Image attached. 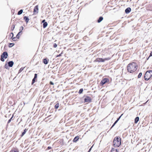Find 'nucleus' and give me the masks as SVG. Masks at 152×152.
<instances>
[{
  "label": "nucleus",
  "mask_w": 152,
  "mask_h": 152,
  "mask_svg": "<svg viewBox=\"0 0 152 152\" xmlns=\"http://www.w3.org/2000/svg\"><path fill=\"white\" fill-rule=\"evenodd\" d=\"M137 66L135 62L129 64L127 67V71L131 73L134 72L137 69Z\"/></svg>",
  "instance_id": "nucleus-1"
},
{
  "label": "nucleus",
  "mask_w": 152,
  "mask_h": 152,
  "mask_svg": "<svg viewBox=\"0 0 152 152\" xmlns=\"http://www.w3.org/2000/svg\"><path fill=\"white\" fill-rule=\"evenodd\" d=\"M121 138H119L118 137H115L114 140L113 142V145L114 147H119L121 144Z\"/></svg>",
  "instance_id": "nucleus-2"
},
{
  "label": "nucleus",
  "mask_w": 152,
  "mask_h": 152,
  "mask_svg": "<svg viewBox=\"0 0 152 152\" xmlns=\"http://www.w3.org/2000/svg\"><path fill=\"white\" fill-rule=\"evenodd\" d=\"M152 76V70L147 71L145 73L144 79L145 80H148Z\"/></svg>",
  "instance_id": "nucleus-3"
},
{
  "label": "nucleus",
  "mask_w": 152,
  "mask_h": 152,
  "mask_svg": "<svg viewBox=\"0 0 152 152\" xmlns=\"http://www.w3.org/2000/svg\"><path fill=\"white\" fill-rule=\"evenodd\" d=\"M8 53L7 52H4L1 56V60L4 62V58H7L8 57Z\"/></svg>",
  "instance_id": "nucleus-4"
},
{
  "label": "nucleus",
  "mask_w": 152,
  "mask_h": 152,
  "mask_svg": "<svg viewBox=\"0 0 152 152\" xmlns=\"http://www.w3.org/2000/svg\"><path fill=\"white\" fill-rule=\"evenodd\" d=\"M84 102L90 103L91 101V97L86 96L84 99Z\"/></svg>",
  "instance_id": "nucleus-5"
},
{
  "label": "nucleus",
  "mask_w": 152,
  "mask_h": 152,
  "mask_svg": "<svg viewBox=\"0 0 152 152\" xmlns=\"http://www.w3.org/2000/svg\"><path fill=\"white\" fill-rule=\"evenodd\" d=\"M109 80L107 78H105L103 79L101 81L100 84L102 86H103L106 83L109 82Z\"/></svg>",
  "instance_id": "nucleus-6"
},
{
  "label": "nucleus",
  "mask_w": 152,
  "mask_h": 152,
  "mask_svg": "<svg viewBox=\"0 0 152 152\" xmlns=\"http://www.w3.org/2000/svg\"><path fill=\"white\" fill-rule=\"evenodd\" d=\"M37 74H34V76L33 79H32L31 84L33 85L35 82V80L37 77Z\"/></svg>",
  "instance_id": "nucleus-7"
},
{
  "label": "nucleus",
  "mask_w": 152,
  "mask_h": 152,
  "mask_svg": "<svg viewBox=\"0 0 152 152\" xmlns=\"http://www.w3.org/2000/svg\"><path fill=\"white\" fill-rule=\"evenodd\" d=\"M8 66L10 67H12L13 65L14 62L12 61H10L8 62Z\"/></svg>",
  "instance_id": "nucleus-8"
},
{
  "label": "nucleus",
  "mask_w": 152,
  "mask_h": 152,
  "mask_svg": "<svg viewBox=\"0 0 152 152\" xmlns=\"http://www.w3.org/2000/svg\"><path fill=\"white\" fill-rule=\"evenodd\" d=\"M95 61H96L98 62H104V59L102 58H97Z\"/></svg>",
  "instance_id": "nucleus-9"
},
{
  "label": "nucleus",
  "mask_w": 152,
  "mask_h": 152,
  "mask_svg": "<svg viewBox=\"0 0 152 152\" xmlns=\"http://www.w3.org/2000/svg\"><path fill=\"white\" fill-rule=\"evenodd\" d=\"M38 5L36 6L34 9V12H36L37 13H38Z\"/></svg>",
  "instance_id": "nucleus-10"
},
{
  "label": "nucleus",
  "mask_w": 152,
  "mask_h": 152,
  "mask_svg": "<svg viewBox=\"0 0 152 152\" xmlns=\"http://www.w3.org/2000/svg\"><path fill=\"white\" fill-rule=\"evenodd\" d=\"M49 61V60L47 59V58H44L43 60V63H44L45 64H47Z\"/></svg>",
  "instance_id": "nucleus-11"
},
{
  "label": "nucleus",
  "mask_w": 152,
  "mask_h": 152,
  "mask_svg": "<svg viewBox=\"0 0 152 152\" xmlns=\"http://www.w3.org/2000/svg\"><path fill=\"white\" fill-rule=\"evenodd\" d=\"M131 11V9L130 7L127 8L125 10V13L126 14L129 13Z\"/></svg>",
  "instance_id": "nucleus-12"
},
{
  "label": "nucleus",
  "mask_w": 152,
  "mask_h": 152,
  "mask_svg": "<svg viewBox=\"0 0 152 152\" xmlns=\"http://www.w3.org/2000/svg\"><path fill=\"white\" fill-rule=\"evenodd\" d=\"M23 19L25 20V22L26 23H27L28 22L29 20V19L26 16H25L24 17Z\"/></svg>",
  "instance_id": "nucleus-13"
},
{
  "label": "nucleus",
  "mask_w": 152,
  "mask_h": 152,
  "mask_svg": "<svg viewBox=\"0 0 152 152\" xmlns=\"http://www.w3.org/2000/svg\"><path fill=\"white\" fill-rule=\"evenodd\" d=\"M10 152H19L18 149L17 148H13Z\"/></svg>",
  "instance_id": "nucleus-14"
},
{
  "label": "nucleus",
  "mask_w": 152,
  "mask_h": 152,
  "mask_svg": "<svg viewBox=\"0 0 152 152\" xmlns=\"http://www.w3.org/2000/svg\"><path fill=\"white\" fill-rule=\"evenodd\" d=\"M79 137L78 136L75 137L73 140L74 142H76L79 139Z\"/></svg>",
  "instance_id": "nucleus-15"
},
{
  "label": "nucleus",
  "mask_w": 152,
  "mask_h": 152,
  "mask_svg": "<svg viewBox=\"0 0 152 152\" xmlns=\"http://www.w3.org/2000/svg\"><path fill=\"white\" fill-rule=\"evenodd\" d=\"M22 34V31H20L16 35V37L18 39H19L20 37V36Z\"/></svg>",
  "instance_id": "nucleus-16"
},
{
  "label": "nucleus",
  "mask_w": 152,
  "mask_h": 152,
  "mask_svg": "<svg viewBox=\"0 0 152 152\" xmlns=\"http://www.w3.org/2000/svg\"><path fill=\"white\" fill-rule=\"evenodd\" d=\"M103 18L102 16L99 17V19L97 20V22L98 23H100L103 20Z\"/></svg>",
  "instance_id": "nucleus-17"
},
{
  "label": "nucleus",
  "mask_w": 152,
  "mask_h": 152,
  "mask_svg": "<svg viewBox=\"0 0 152 152\" xmlns=\"http://www.w3.org/2000/svg\"><path fill=\"white\" fill-rule=\"evenodd\" d=\"M27 131V129H25L24 130L23 132L22 133V134L21 135V137L23 136L25 134Z\"/></svg>",
  "instance_id": "nucleus-18"
},
{
  "label": "nucleus",
  "mask_w": 152,
  "mask_h": 152,
  "mask_svg": "<svg viewBox=\"0 0 152 152\" xmlns=\"http://www.w3.org/2000/svg\"><path fill=\"white\" fill-rule=\"evenodd\" d=\"M139 118L138 117H136L135 119V120H134L135 123L136 124L137 123L139 120Z\"/></svg>",
  "instance_id": "nucleus-19"
},
{
  "label": "nucleus",
  "mask_w": 152,
  "mask_h": 152,
  "mask_svg": "<svg viewBox=\"0 0 152 152\" xmlns=\"http://www.w3.org/2000/svg\"><path fill=\"white\" fill-rule=\"evenodd\" d=\"M48 25V23L47 22H45L43 24V28H46Z\"/></svg>",
  "instance_id": "nucleus-20"
},
{
  "label": "nucleus",
  "mask_w": 152,
  "mask_h": 152,
  "mask_svg": "<svg viewBox=\"0 0 152 152\" xmlns=\"http://www.w3.org/2000/svg\"><path fill=\"white\" fill-rule=\"evenodd\" d=\"M111 152H118V151L117 149L112 148L111 150Z\"/></svg>",
  "instance_id": "nucleus-21"
},
{
  "label": "nucleus",
  "mask_w": 152,
  "mask_h": 152,
  "mask_svg": "<svg viewBox=\"0 0 152 152\" xmlns=\"http://www.w3.org/2000/svg\"><path fill=\"white\" fill-rule=\"evenodd\" d=\"M23 12V10H19L18 13V15H20Z\"/></svg>",
  "instance_id": "nucleus-22"
},
{
  "label": "nucleus",
  "mask_w": 152,
  "mask_h": 152,
  "mask_svg": "<svg viewBox=\"0 0 152 152\" xmlns=\"http://www.w3.org/2000/svg\"><path fill=\"white\" fill-rule=\"evenodd\" d=\"M83 91V88H81L80 89L78 93L80 94H81L82 93Z\"/></svg>",
  "instance_id": "nucleus-23"
},
{
  "label": "nucleus",
  "mask_w": 152,
  "mask_h": 152,
  "mask_svg": "<svg viewBox=\"0 0 152 152\" xmlns=\"http://www.w3.org/2000/svg\"><path fill=\"white\" fill-rule=\"evenodd\" d=\"M59 107V104L58 103H57L55 106V108L57 109Z\"/></svg>",
  "instance_id": "nucleus-24"
},
{
  "label": "nucleus",
  "mask_w": 152,
  "mask_h": 152,
  "mask_svg": "<svg viewBox=\"0 0 152 152\" xmlns=\"http://www.w3.org/2000/svg\"><path fill=\"white\" fill-rule=\"evenodd\" d=\"M24 68H25V67H21L19 70V72L20 73V72H22L23 70L24 69Z\"/></svg>",
  "instance_id": "nucleus-25"
},
{
  "label": "nucleus",
  "mask_w": 152,
  "mask_h": 152,
  "mask_svg": "<svg viewBox=\"0 0 152 152\" xmlns=\"http://www.w3.org/2000/svg\"><path fill=\"white\" fill-rule=\"evenodd\" d=\"M9 45H9V47H12L14 46V44L13 43H10Z\"/></svg>",
  "instance_id": "nucleus-26"
},
{
  "label": "nucleus",
  "mask_w": 152,
  "mask_h": 152,
  "mask_svg": "<svg viewBox=\"0 0 152 152\" xmlns=\"http://www.w3.org/2000/svg\"><path fill=\"white\" fill-rule=\"evenodd\" d=\"M18 39L16 37H14L12 38V40L14 41H15L17 40V39Z\"/></svg>",
  "instance_id": "nucleus-27"
},
{
  "label": "nucleus",
  "mask_w": 152,
  "mask_h": 152,
  "mask_svg": "<svg viewBox=\"0 0 152 152\" xmlns=\"http://www.w3.org/2000/svg\"><path fill=\"white\" fill-rule=\"evenodd\" d=\"M15 26L14 25H13L11 27V30H12V31H13L15 28Z\"/></svg>",
  "instance_id": "nucleus-28"
},
{
  "label": "nucleus",
  "mask_w": 152,
  "mask_h": 152,
  "mask_svg": "<svg viewBox=\"0 0 152 152\" xmlns=\"http://www.w3.org/2000/svg\"><path fill=\"white\" fill-rule=\"evenodd\" d=\"M142 75V73L141 72H140L139 73V74L138 75V78H140Z\"/></svg>",
  "instance_id": "nucleus-29"
},
{
  "label": "nucleus",
  "mask_w": 152,
  "mask_h": 152,
  "mask_svg": "<svg viewBox=\"0 0 152 152\" xmlns=\"http://www.w3.org/2000/svg\"><path fill=\"white\" fill-rule=\"evenodd\" d=\"M23 28H24L22 26H21L20 27L19 30L20 31H22L23 29Z\"/></svg>",
  "instance_id": "nucleus-30"
},
{
  "label": "nucleus",
  "mask_w": 152,
  "mask_h": 152,
  "mask_svg": "<svg viewBox=\"0 0 152 152\" xmlns=\"http://www.w3.org/2000/svg\"><path fill=\"white\" fill-rule=\"evenodd\" d=\"M110 59V57H108L107 58H105L104 59V61H105L108 60H109Z\"/></svg>",
  "instance_id": "nucleus-31"
},
{
  "label": "nucleus",
  "mask_w": 152,
  "mask_h": 152,
  "mask_svg": "<svg viewBox=\"0 0 152 152\" xmlns=\"http://www.w3.org/2000/svg\"><path fill=\"white\" fill-rule=\"evenodd\" d=\"M10 36L12 37L11 38H12L13 36V34L12 33H11L10 34Z\"/></svg>",
  "instance_id": "nucleus-32"
},
{
  "label": "nucleus",
  "mask_w": 152,
  "mask_h": 152,
  "mask_svg": "<svg viewBox=\"0 0 152 152\" xmlns=\"http://www.w3.org/2000/svg\"><path fill=\"white\" fill-rule=\"evenodd\" d=\"M8 65H7L6 64L5 65V68L6 69H8Z\"/></svg>",
  "instance_id": "nucleus-33"
},
{
  "label": "nucleus",
  "mask_w": 152,
  "mask_h": 152,
  "mask_svg": "<svg viewBox=\"0 0 152 152\" xmlns=\"http://www.w3.org/2000/svg\"><path fill=\"white\" fill-rule=\"evenodd\" d=\"M123 115V114H122L121 115H120L117 119V120H118V121H119V119H120V118H121V117Z\"/></svg>",
  "instance_id": "nucleus-34"
},
{
  "label": "nucleus",
  "mask_w": 152,
  "mask_h": 152,
  "mask_svg": "<svg viewBox=\"0 0 152 152\" xmlns=\"http://www.w3.org/2000/svg\"><path fill=\"white\" fill-rule=\"evenodd\" d=\"M57 46V45L56 44V43H54V44H53V47L54 48H56Z\"/></svg>",
  "instance_id": "nucleus-35"
},
{
  "label": "nucleus",
  "mask_w": 152,
  "mask_h": 152,
  "mask_svg": "<svg viewBox=\"0 0 152 152\" xmlns=\"http://www.w3.org/2000/svg\"><path fill=\"white\" fill-rule=\"evenodd\" d=\"M116 124L114 122L113 125L112 126V127H111L110 129H111Z\"/></svg>",
  "instance_id": "nucleus-36"
},
{
  "label": "nucleus",
  "mask_w": 152,
  "mask_h": 152,
  "mask_svg": "<svg viewBox=\"0 0 152 152\" xmlns=\"http://www.w3.org/2000/svg\"><path fill=\"white\" fill-rule=\"evenodd\" d=\"M50 85H54V83L52 81L50 82Z\"/></svg>",
  "instance_id": "nucleus-37"
},
{
  "label": "nucleus",
  "mask_w": 152,
  "mask_h": 152,
  "mask_svg": "<svg viewBox=\"0 0 152 152\" xmlns=\"http://www.w3.org/2000/svg\"><path fill=\"white\" fill-rule=\"evenodd\" d=\"M11 121V120L10 119L8 120V122H7V124H9V123H10V122Z\"/></svg>",
  "instance_id": "nucleus-38"
},
{
  "label": "nucleus",
  "mask_w": 152,
  "mask_h": 152,
  "mask_svg": "<svg viewBox=\"0 0 152 152\" xmlns=\"http://www.w3.org/2000/svg\"><path fill=\"white\" fill-rule=\"evenodd\" d=\"M93 146H92L89 149L88 151V152H90V151H91V149H92V147Z\"/></svg>",
  "instance_id": "nucleus-39"
},
{
  "label": "nucleus",
  "mask_w": 152,
  "mask_h": 152,
  "mask_svg": "<svg viewBox=\"0 0 152 152\" xmlns=\"http://www.w3.org/2000/svg\"><path fill=\"white\" fill-rule=\"evenodd\" d=\"M152 56V52H151L150 54L149 57Z\"/></svg>",
  "instance_id": "nucleus-40"
},
{
  "label": "nucleus",
  "mask_w": 152,
  "mask_h": 152,
  "mask_svg": "<svg viewBox=\"0 0 152 152\" xmlns=\"http://www.w3.org/2000/svg\"><path fill=\"white\" fill-rule=\"evenodd\" d=\"M51 147L49 146L48 147L47 149L49 150V149H51Z\"/></svg>",
  "instance_id": "nucleus-41"
},
{
  "label": "nucleus",
  "mask_w": 152,
  "mask_h": 152,
  "mask_svg": "<svg viewBox=\"0 0 152 152\" xmlns=\"http://www.w3.org/2000/svg\"><path fill=\"white\" fill-rule=\"evenodd\" d=\"M45 21V20H42V22L43 23H44Z\"/></svg>",
  "instance_id": "nucleus-42"
},
{
  "label": "nucleus",
  "mask_w": 152,
  "mask_h": 152,
  "mask_svg": "<svg viewBox=\"0 0 152 152\" xmlns=\"http://www.w3.org/2000/svg\"><path fill=\"white\" fill-rule=\"evenodd\" d=\"M118 120H117L115 122V123L116 124L117 122L118 121Z\"/></svg>",
  "instance_id": "nucleus-43"
},
{
  "label": "nucleus",
  "mask_w": 152,
  "mask_h": 152,
  "mask_svg": "<svg viewBox=\"0 0 152 152\" xmlns=\"http://www.w3.org/2000/svg\"><path fill=\"white\" fill-rule=\"evenodd\" d=\"M61 56V54H60L59 55H57V57H59V56Z\"/></svg>",
  "instance_id": "nucleus-44"
},
{
  "label": "nucleus",
  "mask_w": 152,
  "mask_h": 152,
  "mask_svg": "<svg viewBox=\"0 0 152 152\" xmlns=\"http://www.w3.org/2000/svg\"><path fill=\"white\" fill-rule=\"evenodd\" d=\"M13 115L12 117L10 119L11 120H12V118H13Z\"/></svg>",
  "instance_id": "nucleus-45"
},
{
  "label": "nucleus",
  "mask_w": 152,
  "mask_h": 152,
  "mask_svg": "<svg viewBox=\"0 0 152 152\" xmlns=\"http://www.w3.org/2000/svg\"><path fill=\"white\" fill-rule=\"evenodd\" d=\"M149 58H150V57H149H149H148L147 58V60H148V59Z\"/></svg>",
  "instance_id": "nucleus-46"
}]
</instances>
